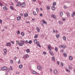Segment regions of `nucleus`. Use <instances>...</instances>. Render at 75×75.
<instances>
[{
	"label": "nucleus",
	"instance_id": "nucleus-33",
	"mask_svg": "<svg viewBox=\"0 0 75 75\" xmlns=\"http://www.w3.org/2000/svg\"><path fill=\"white\" fill-rule=\"evenodd\" d=\"M59 24H62V23H63V22H62L61 21H59Z\"/></svg>",
	"mask_w": 75,
	"mask_h": 75
},
{
	"label": "nucleus",
	"instance_id": "nucleus-64",
	"mask_svg": "<svg viewBox=\"0 0 75 75\" xmlns=\"http://www.w3.org/2000/svg\"><path fill=\"white\" fill-rule=\"evenodd\" d=\"M53 32H54V33H55V30H53Z\"/></svg>",
	"mask_w": 75,
	"mask_h": 75
},
{
	"label": "nucleus",
	"instance_id": "nucleus-42",
	"mask_svg": "<svg viewBox=\"0 0 75 75\" xmlns=\"http://www.w3.org/2000/svg\"><path fill=\"white\" fill-rule=\"evenodd\" d=\"M47 9L48 10H50V6H47Z\"/></svg>",
	"mask_w": 75,
	"mask_h": 75
},
{
	"label": "nucleus",
	"instance_id": "nucleus-35",
	"mask_svg": "<svg viewBox=\"0 0 75 75\" xmlns=\"http://www.w3.org/2000/svg\"><path fill=\"white\" fill-rule=\"evenodd\" d=\"M18 64H20L21 63V61H20V59H19V60L18 62Z\"/></svg>",
	"mask_w": 75,
	"mask_h": 75
},
{
	"label": "nucleus",
	"instance_id": "nucleus-39",
	"mask_svg": "<svg viewBox=\"0 0 75 75\" xmlns=\"http://www.w3.org/2000/svg\"><path fill=\"white\" fill-rule=\"evenodd\" d=\"M16 43H17V44H18V45H20L19 44L20 43V42H19V41H16Z\"/></svg>",
	"mask_w": 75,
	"mask_h": 75
},
{
	"label": "nucleus",
	"instance_id": "nucleus-5",
	"mask_svg": "<svg viewBox=\"0 0 75 75\" xmlns=\"http://www.w3.org/2000/svg\"><path fill=\"white\" fill-rule=\"evenodd\" d=\"M48 48L49 51H51L52 50V48H51V45H48Z\"/></svg>",
	"mask_w": 75,
	"mask_h": 75
},
{
	"label": "nucleus",
	"instance_id": "nucleus-63",
	"mask_svg": "<svg viewBox=\"0 0 75 75\" xmlns=\"http://www.w3.org/2000/svg\"><path fill=\"white\" fill-rule=\"evenodd\" d=\"M32 20L33 21H34L35 20V19H34V18H33L32 19Z\"/></svg>",
	"mask_w": 75,
	"mask_h": 75
},
{
	"label": "nucleus",
	"instance_id": "nucleus-34",
	"mask_svg": "<svg viewBox=\"0 0 75 75\" xmlns=\"http://www.w3.org/2000/svg\"><path fill=\"white\" fill-rule=\"evenodd\" d=\"M19 68H20V69L22 68V65H20L19 66Z\"/></svg>",
	"mask_w": 75,
	"mask_h": 75
},
{
	"label": "nucleus",
	"instance_id": "nucleus-40",
	"mask_svg": "<svg viewBox=\"0 0 75 75\" xmlns=\"http://www.w3.org/2000/svg\"><path fill=\"white\" fill-rule=\"evenodd\" d=\"M20 31L19 30H18V32H17V34H18V35H19V34H20Z\"/></svg>",
	"mask_w": 75,
	"mask_h": 75
},
{
	"label": "nucleus",
	"instance_id": "nucleus-31",
	"mask_svg": "<svg viewBox=\"0 0 75 75\" xmlns=\"http://www.w3.org/2000/svg\"><path fill=\"white\" fill-rule=\"evenodd\" d=\"M52 59L53 61H55V57H52Z\"/></svg>",
	"mask_w": 75,
	"mask_h": 75
},
{
	"label": "nucleus",
	"instance_id": "nucleus-10",
	"mask_svg": "<svg viewBox=\"0 0 75 75\" xmlns=\"http://www.w3.org/2000/svg\"><path fill=\"white\" fill-rule=\"evenodd\" d=\"M69 59L71 61L73 59V58H72V56H70L69 57Z\"/></svg>",
	"mask_w": 75,
	"mask_h": 75
},
{
	"label": "nucleus",
	"instance_id": "nucleus-3",
	"mask_svg": "<svg viewBox=\"0 0 75 75\" xmlns=\"http://www.w3.org/2000/svg\"><path fill=\"white\" fill-rule=\"evenodd\" d=\"M7 67L4 66L1 68V71H5L6 70H7Z\"/></svg>",
	"mask_w": 75,
	"mask_h": 75
},
{
	"label": "nucleus",
	"instance_id": "nucleus-48",
	"mask_svg": "<svg viewBox=\"0 0 75 75\" xmlns=\"http://www.w3.org/2000/svg\"><path fill=\"white\" fill-rule=\"evenodd\" d=\"M10 8L11 9V10H13V6H10Z\"/></svg>",
	"mask_w": 75,
	"mask_h": 75
},
{
	"label": "nucleus",
	"instance_id": "nucleus-25",
	"mask_svg": "<svg viewBox=\"0 0 75 75\" xmlns=\"http://www.w3.org/2000/svg\"><path fill=\"white\" fill-rule=\"evenodd\" d=\"M36 30H38V33H39V32H40V29H39V28H38L37 27L36 28Z\"/></svg>",
	"mask_w": 75,
	"mask_h": 75
},
{
	"label": "nucleus",
	"instance_id": "nucleus-29",
	"mask_svg": "<svg viewBox=\"0 0 75 75\" xmlns=\"http://www.w3.org/2000/svg\"><path fill=\"white\" fill-rule=\"evenodd\" d=\"M38 37V35L37 34L35 35L34 37L35 38H37Z\"/></svg>",
	"mask_w": 75,
	"mask_h": 75
},
{
	"label": "nucleus",
	"instance_id": "nucleus-54",
	"mask_svg": "<svg viewBox=\"0 0 75 75\" xmlns=\"http://www.w3.org/2000/svg\"><path fill=\"white\" fill-rule=\"evenodd\" d=\"M61 65L62 66V67H63V66H64V64H63V63H61Z\"/></svg>",
	"mask_w": 75,
	"mask_h": 75
},
{
	"label": "nucleus",
	"instance_id": "nucleus-62",
	"mask_svg": "<svg viewBox=\"0 0 75 75\" xmlns=\"http://www.w3.org/2000/svg\"><path fill=\"white\" fill-rule=\"evenodd\" d=\"M40 8L41 11H42V8Z\"/></svg>",
	"mask_w": 75,
	"mask_h": 75
},
{
	"label": "nucleus",
	"instance_id": "nucleus-7",
	"mask_svg": "<svg viewBox=\"0 0 75 75\" xmlns=\"http://www.w3.org/2000/svg\"><path fill=\"white\" fill-rule=\"evenodd\" d=\"M49 53L50 54V55H52V56H54V53H53V52H52L51 51H49Z\"/></svg>",
	"mask_w": 75,
	"mask_h": 75
},
{
	"label": "nucleus",
	"instance_id": "nucleus-21",
	"mask_svg": "<svg viewBox=\"0 0 75 75\" xmlns=\"http://www.w3.org/2000/svg\"><path fill=\"white\" fill-rule=\"evenodd\" d=\"M42 21L44 23V24H47V22L45 21L44 20H42Z\"/></svg>",
	"mask_w": 75,
	"mask_h": 75
},
{
	"label": "nucleus",
	"instance_id": "nucleus-47",
	"mask_svg": "<svg viewBox=\"0 0 75 75\" xmlns=\"http://www.w3.org/2000/svg\"><path fill=\"white\" fill-rule=\"evenodd\" d=\"M31 42H32L31 40H30L28 42V43H29V44H31Z\"/></svg>",
	"mask_w": 75,
	"mask_h": 75
},
{
	"label": "nucleus",
	"instance_id": "nucleus-36",
	"mask_svg": "<svg viewBox=\"0 0 75 75\" xmlns=\"http://www.w3.org/2000/svg\"><path fill=\"white\" fill-rule=\"evenodd\" d=\"M66 45H63L62 48H63L64 49H65V48H66Z\"/></svg>",
	"mask_w": 75,
	"mask_h": 75
},
{
	"label": "nucleus",
	"instance_id": "nucleus-24",
	"mask_svg": "<svg viewBox=\"0 0 75 75\" xmlns=\"http://www.w3.org/2000/svg\"><path fill=\"white\" fill-rule=\"evenodd\" d=\"M36 11H37V13H38V12H39V9H38V8H36Z\"/></svg>",
	"mask_w": 75,
	"mask_h": 75
},
{
	"label": "nucleus",
	"instance_id": "nucleus-9",
	"mask_svg": "<svg viewBox=\"0 0 75 75\" xmlns=\"http://www.w3.org/2000/svg\"><path fill=\"white\" fill-rule=\"evenodd\" d=\"M66 14L68 17H70V16H71V15H70V13L69 12H67Z\"/></svg>",
	"mask_w": 75,
	"mask_h": 75
},
{
	"label": "nucleus",
	"instance_id": "nucleus-18",
	"mask_svg": "<svg viewBox=\"0 0 75 75\" xmlns=\"http://www.w3.org/2000/svg\"><path fill=\"white\" fill-rule=\"evenodd\" d=\"M26 52L27 53H29L30 52V49H28L26 50Z\"/></svg>",
	"mask_w": 75,
	"mask_h": 75
},
{
	"label": "nucleus",
	"instance_id": "nucleus-49",
	"mask_svg": "<svg viewBox=\"0 0 75 75\" xmlns=\"http://www.w3.org/2000/svg\"><path fill=\"white\" fill-rule=\"evenodd\" d=\"M6 55V53L4 52L3 54V55L5 56Z\"/></svg>",
	"mask_w": 75,
	"mask_h": 75
},
{
	"label": "nucleus",
	"instance_id": "nucleus-52",
	"mask_svg": "<svg viewBox=\"0 0 75 75\" xmlns=\"http://www.w3.org/2000/svg\"><path fill=\"white\" fill-rule=\"evenodd\" d=\"M43 53L45 55L46 54H47V53L45 52H43Z\"/></svg>",
	"mask_w": 75,
	"mask_h": 75
},
{
	"label": "nucleus",
	"instance_id": "nucleus-26",
	"mask_svg": "<svg viewBox=\"0 0 75 75\" xmlns=\"http://www.w3.org/2000/svg\"><path fill=\"white\" fill-rule=\"evenodd\" d=\"M59 34H57L56 36V38H59Z\"/></svg>",
	"mask_w": 75,
	"mask_h": 75
},
{
	"label": "nucleus",
	"instance_id": "nucleus-32",
	"mask_svg": "<svg viewBox=\"0 0 75 75\" xmlns=\"http://www.w3.org/2000/svg\"><path fill=\"white\" fill-rule=\"evenodd\" d=\"M10 63H11V64H13V60H11L10 61Z\"/></svg>",
	"mask_w": 75,
	"mask_h": 75
},
{
	"label": "nucleus",
	"instance_id": "nucleus-46",
	"mask_svg": "<svg viewBox=\"0 0 75 75\" xmlns=\"http://www.w3.org/2000/svg\"><path fill=\"white\" fill-rule=\"evenodd\" d=\"M33 14L35 15V16H36V13L34 11H33Z\"/></svg>",
	"mask_w": 75,
	"mask_h": 75
},
{
	"label": "nucleus",
	"instance_id": "nucleus-23",
	"mask_svg": "<svg viewBox=\"0 0 75 75\" xmlns=\"http://www.w3.org/2000/svg\"><path fill=\"white\" fill-rule=\"evenodd\" d=\"M75 12H73V14H72L71 16H72V17H74V16H75V14H75Z\"/></svg>",
	"mask_w": 75,
	"mask_h": 75
},
{
	"label": "nucleus",
	"instance_id": "nucleus-14",
	"mask_svg": "<svg viewBox=\"0 0 75 75\" xmlns=\"http://www.w3.org/2000/svg\"><path fill=\"white\" fill-rule=\"evenodd\" d=\"M21 16L18 17L17 18V20L18 21H19L21 19Z\"/></svg>",
	"mask_w": 75,
	"mask_h": 75
},
{
	"label": "nucleus",
	"instance_id": "nucleus-44",
	"mask_svg": "<svg viewBox=\"0 0 75 75\" xmlns=\"http://www.w3.org/2000/svg\"><path fill=\"white\" fill-rule=\"evenodd\" d=\"M17 57L16 56V57H14V60H16V59H17Z\"/></svg>",
	"mask_w": 75,
	"mask_h": 75
},
{
	"label": "nucleus",
	"instance_id": "nucleus-6",
	"mask_svg": "<svg viewBox=\"0 0 75 75\" xmlns=\"http://www.w3.org/2000/svg\"><path fill=\"white\" fill-rule=\"evenodd\" d=\"M25 4L24 3H23L21 5V7H25Z\"/></svg>",
	"mask_w": 75,
	"mask_h": 75
},
{
	"label": "nucleus",
	"instance_id": "nucleus-27",
	"mask_svg": "<svg viewBox=\"0 0 75 75\" xmlns=\"http://www.w3.org/2000/svg\"><path fill=\"white\" fill-rule=\"evenodd\" d=\"M63 54L64 55V56L65 57H67V54H66L65 53H63Z\"/></svg>",
	"mask_w": 75,
	"mask_h": 75
},
{
	"label": "nucleus",
	"instance_id": "nucleus-8",
	"mask_svg": "<svg viewBox=\"0 0 75 75\" xmlns=\"http://www.w3.org/2000/svg\"><path fill=\"white\" fill-rule=\"evenodd\" d=\"M6 45L7 47H10L11 46V43L7 42L6 44Z\"/></svg>",
	"mask_w": 75,
	"mask_h": 75
},
{
	"label": "nucleus",
	"instance_id": "nucleus-59",
	"mask_svg": "<svg viewBox=\"0 0 75 75\" xmlns=\"http://www.w3.org/2000/svg\"><path fill=\"white\" fill-rule=\"evenodd\" d=\"M64 8L65 9H66L67 7V6H65L64 7Z\"/></svg>",
	"mask_w": 75,
	"mask_h": 75
},
{
	"label": "nucleus",
	"instance_id": "nucleus-38",
	"mask_svg": "<svg viewBox=\"0 0 75 75\" xmlns=\"http://www.w3.org/2000/svg\"><path fill=\"white\" fill-rule=\"evenodd\" d=\"M25 56H26V58H28V57H29V56L27 54H26L25 55Z\"/></svg>",
	"mask_w": 75,
	"mask_h": 75
},
{
	"label": "nucleus",
	"instance_id": "nucleus-43",
	"mask_svg": "<svg viewBox=\"0 0 75 75\" xmlns=\"http://www.w3.org/2000/svg\"><path fill=\"white\" fill-rule=\"evenodd\" d=\"M63 39L64 40H66V37L64 36L63 37Z\"/></svg>",
	"mask_w": 75,
	"mask_h": 75
},
{
	"label": "nucleus",
	"instance_id": "nucleus-1",
	"mask_svg": "<svg viewBox=\"0 0 75 75\" xmlns=\"http://www.w3.org/2000/svg\"><path fill=\"white\" fill-rule=\"evenodd\" d=\"M20 43L19 44V46L21 47H23V46L25 44V40H20Z\"/></svg>",
	"mask_w": 75,
	"mask_h": 75
},
{
	"label": "nucleus",
	"instance_id": "nucleus-55",
	"mask_svg": "<svg viewBox=\"0 0 75 75\" xmlns=\"http://www.w3.org/2000/svg\"><path fill=\"white\" fill-rule=\"evenodd\" d=\"M11 42L12 44H14V41H11Z\"/></svg>",
	"mask_w": 75,
	"mask_h": 75
},
{
	"label": "nucleus",
	"instance_id": "nucleus-30",
	"mask_svg": "<svg viewBox=\"0 0 75 75\" xmlns=\"http://www.w3.org/2000/svg\"><path fill=\"white\" fill-rule=\"evenodd\" d=\"M55 50L56 52H57L58 51V48L57 47H55Z\"/></svg>",
	"mask_w": 75,
	"mask_h": 75
},
{
	"label": "nucleus",
	"instance_id": "nucleus-50",
	"mask_svg": "<svg viewBox=\"0 0 75 75\" xmlns=\"http://www.w3.org/2000/svg\"><path fill=\"white\" fill-rule=\"evenodd\" d=\"M63 46H62V45H60L59 46V48H62Z\"/></svg>",
	"mask_w": 75,
	"mask_h": 75
},
{
	"label": "nucleus",
	"instance_id": "nucleus-11",
	"mask_svg": "<svg viewBox=\"0 0 75 75\" xmlns=\"http://www.w3.org/2000/svg\"><path fill=\"white\" fill-rule=\"evenodd\" d=\"M21 3H20V2H18V4H16V6H21Z\"/></svg>",
	"mask_w": 75,
	"mask_h": 75
},
{
	"label": "nucleus",
	"instance_id": "nucleus-17",
	"mask_svg": "<svg viewBox=\"0 0 75 75\" xmlns=\"http://www.w3.org/2000/svg\"><path fill=\"white\" fill-rule=\"evenodd\" d=\"M3 8L4 10H6V11H7V7H3Z\"/></svg>",
	"mask_w": 75,
	"mask_h": 75
},
{
	"label": "nucleus",
	"instance_id": "nucleus-61",
	"mask_svg": "<svg viewBox=\"0 0 75 75\" xmlns=\"http://www.w3.org/2000/svg\"><path fill=\"white\" fill-rule=\"evenodd\" d=\"M61 52H64V50L63 49L62 50Z\"/></svg>",
	"mask_w": 75,
	"mask_h": 75
},
{
	"label": "nucleus",
	"instance_id": "nucleus-20",
	"mask_svg": "<svg viewBox=\"0 0 75 75\" xmlns=\"http://www.w3.org/2000/svg\"><path fill=\"white\" fill-rule=\"evenodd\" d=\"M28 16V14L27 13H25L24 15V16L25 17H27Z\"/></svg>",
	"mask_w": 75,
	"mask_h": 75
},
{
	"label": "nucleus",
	"instance_id": "nucleus-51",
	"mask_svg": "<svg viewBox=\"0 0 75 75\" xmlns=\"http://www.w3.org/2000/svg\"><path fill=\"white\" fill-rule=\"evenodd\" d=\"M53 6H55V5H56V3L55 2L53 4Z\"/></svg>",
	"mask_w": 75,
	"mask_h": 75
},
{
	"label": "nucleus",
	"instance_id": "nucleus-4",
	"mask_svg": "<svg viewBox=\"0 0 75 75\" xmlns=\"http://www.w3.org/2000/svg\"><path fill=\"white\" fill-rule=\"evenodd\" d=\"M51 17L52 18H54V19H55V20H56L57 19V17H56V16L54 14H53L51 15Z\"/></svg>",
	"mask_w": 75,
	"mask_h": 75
},
{
	"label": "nucleus",
	"instance_id": "nucleus-28",
	"mask_svg": "<svg viewBox=\"0 0 75 75\" xmlns=\"http://www.w3.org/2000/svg\"><path fill=\"white\" fill-rule=\"evenodd\" d=\"M21 35L22 36H24V35H25V34H24L23 32H21Z\"/></svg>",
	"mask_w": 75,
	"mask_h": 75
},
{
	"label": "nucleus",
	"instance_id": "nucleus-58",
	"mask_svg": "<svg viewBox=\"0 0 75 75\" xmlns=\"http://www.w3.org/2000/svg\"><path fill=\"white\" fill-rule=\"evenodd\" d=\"M57 64L58 65H59V62H57Z\"/></svg>",
	"mask_w": 75,
	"mask_h": 75
},
{
	"label": "nucleus",
	"instance_id": "nucleus-15",
	"mask_svg": "<svg viewBox=\"0 0 75 75\" xmlns=\"http://www.w3.org/2000/svg\"><path fill=\"white\" fill-rule=\"evenodd\" d=\"M36 44H37V45L38 47H41V46H40V43H39V42H38L36 43Z\"/></svg>",
	"mask_w": 75,
	"mask_h": 75
},
{
	"label": "nucleus",
	"instance_id": "nucleus-37",
	"mask_svg": "<svg viewBox=\"0 0 75 75\" xmlns=\"http://www.w3.org/2000/svg\"><path fill=\"white\" fill-rule=\"evenodd\" d=\"M23 58L24 59H25V58H26V56H25V55H24L23 57Z\"/></svg>",
	"mask_w": 75,
	"mask_h": 75
},
{
	"label": "nucleus",
	"instance_id": "nucleus-2",
	"mask_svg": "<svg viewBox=\"0 0 75 75\" xmlns=\"http://www.w3.org/2000/svg\"><path fill=\"white\" fill-rule=\"evenodd\" d=\"M37 68L39 70H41L42 69V66L41 65H39L37 66Z\"/></svg>",
	"mask_w": 75,
	"mask_h": 75
},
{
	"label": "nucleus",
	"instance_id": "nucleus-13",
	"mask_svg": "<svg viewBox=\"0 0 75 75\" xmlns=\"http://www.w3.org/2000/svg\"><path fill=\"white\" fill-rule=\"evenodd\" d=\"M32 73L34 74H35V75H37V73L35 72V71H32Z\"/></svg>",
	"mask_w": 75,
	"mask_h": 75
},
{
	"label": "nucleus",
	"instance_id": "nucleus-22",
	"mask_svg": "<svg viewBox=\"0 0 75 75\" xmlns=\"http://www.w3.org/2000/svg\"><path fill=\"white\" fill-rule=\"evenodd\" d=\"M57 72L58 71L57 70H55L54 71V74H55L57 73Z\"/></svg>",
	"mask_w": 75,
	"mask_h": 75
},
{
	"label": "nucleus",
	"instance_id": "nucleus-60",
	"mask_svg": "<svg viewBox=\"0 0 75 75\" xmlns=\"http://www.w3.org/2000/svg\"><path fill=\"white\" fill-rule=\"evenodd\" d=\"M42 16H43V15L42 14H40V16H41V17H42Z\"/></svg>",
	"mask_w": 75,
	"mask_h": 75
},
{
	"label": "nucleus",
	"instance_id": "nucleus-53",
	"mask_svg": "<svg viewBox=\"0 0 75 75\" xmlns=\"http://www.w3.org/2000/svg\"><path fill=\"white\" fill-rule=\"evenodd\" d=\"M69 69H71V68H72V67L70 66H69Z\"/></svg>",
	"mask_w": 75,
	"mask_h": 75
},
{
	"label": "nucleus",
	"instance_id": "nucleus-57",
	"mask_svg": "<svg viewBox=\"0 0 75 75\" xmlns=\"http://www.w3.org/2000/svg\"><path fill=\"white\" fill-rule=\"evenodd\" d=\"M10 70H12V67H10Z\"/></svg>",
	"mask_w": 75,
	"mask_h": 75
},
{
	"label": "nucleus",
	"instance_id": "nucleus-16",
	"mask_svg": "<svg viewBox=\"0 0 75 75\" xmlns=\"http://www.w3.org/2000/svg\"><path fill=\"white\" fill-rule=\"evenodd\" d=\"M51 8H52V10H55V7L54 6L52 7Z\"/></svg>",
	"mask_w": 75,
	"mask_h": 75
},
{
	"label": "nucleus",
	"instance_id": "nucleus-12",
	"mask_svg": "<svg viewBox=\"0 0 75 75\" xmlns=\"http://www.w3.org/2000/svg\"><path fill=\"white\" fill-rule=\"evenodd\" d=\"M33 42L35 44H37V43L38 42L37 40V39H34L33 40Z\"/></svg>",
	"mask_w": 75,
	"mask_h": 75
},
{
	"label": "nucleus",
	"instance_id": "nucleus-56",
	"mask_svg": "<svg viewBox=\"0 0 75 75\" xmlns=\"http://www.w3.org/2000/svg\"><path fill=\"white\" fill-rule=\"evenodd\" d=\"M25 42L26 44H28V41H27V40H26L25 41Z\"/></svg>",
	"mask_w": 75,
	"mask_h": 75
},
{
	"label": "nucleus",
	"instance_id": "nucleus-45",
	"mask_svg": "<svg viewBox=\"0 0 75 75\" xmlns=\"http://www.w3.org/2000/svg\"><path fill=\"white\" fill-rule=\"evenodd\" d=\"M4 52L6 53L7 52V50H6V49H4Z\"/></svg>",
	"mask_w": 75,
	"mask_h": 75
},
{
	"label": "nucleus",
	"instance_id": "nucleus-19",
	"mask_svg": "<svg viewBox=\"0 0 75 75\" xmlns=\"http://www.w3.org/2000/svg\"><path fill=\"white\" fill-rule=\"evenodd\" d=\"M66 71L68 72H70V70H69V69H68L67 68L66 69Z\"/></svg>",
	"mask_w": 75,
	"mask_h": 75
},
{
	"label": "nucleus",
	"instance_id": "nucleus-41",
	"mask_svg": "<svg viewBox=\"0 0 75 75\" xmlns=\"http://www.w3.org/2000/svg\"><path fill=\"white\" fill-rule=\"evenodd\" d=\"M60 16H63V12H61L60 13Z\"/></svg>",
	"mask_w": 75,
	"mask_h": 75
}]
</instances>
